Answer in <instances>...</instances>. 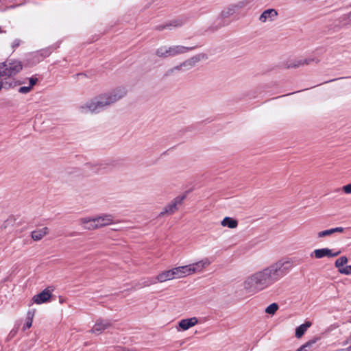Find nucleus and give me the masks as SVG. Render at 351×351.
I'll return each instance as SVG.
<instances>
[{
  "label": "nucleus",
  "instance_id": "1",
  "mask_svg": "<svg viewBox=\"0 0 351 351\" xmlns=\"http://www.w3.org/2000/svg\"><path fill=\"white\" fill-rule=\"evenodd\" d=\"M293 267L291 258L280 260L247 276L242 284L243 289L250 295L256 294L284 277Z\"/></svg>",
  "mask_w": 351,
  "mask_h": 351
},
{
  "label": "nucleus",
  "instance_id": "2",
  "mask_svg": "<svg viewBox=\"0 0 351 351\" xmlns=\"http://www.w3.org/2000/svg\"><path fill=\"white\" fill-rule=\"evenodd\" d=\"M210 264V259L206 257L193 263L173 267L172 271L174 279L186 278L195 274H201Z\"/></svg>",
  "mask_w": 351,
  "mask_h": 351
},
{
  "label": "nucleus",
  "instance_id": "3",
  "mask_svg": "<svg viewBox=\"0 0 351 351\" xmlns=\"http://www.w3.org/2000/svg\"><path fill=\"white\" fill-rule=\"evenodd\" d=\"M192 48L182 45H162L157 48L156 55L160 58H167L186 53Z\"/></svg>",
  "mask_w": 351,
  "mask_h": 351
},
{
  "label": "nucleus",
  "instance_id": "4",
  "mask_svg": "<svg viewBox=\"0 0 351 351\" xmlns=\"http://www.w3.org/2000/svg\"><path fill=\"white\" fill-rule=\"evenodd\" d=\"M23 69L21 61L10 60L0 64V77L4 76H14Z\"/></svg>",
  "mask_w": 351,
  "mask_h": 351
},
{
  "label": "nucleus",
  "instance_id": "5",
  "mask_svg": "<svg viewBox=\"0 0 351 351\" xmlns=\"http://www.w3.org/2000/svg\"><path fill=\"white\" fill-rule=\"evenodd\" d=\"M106 108L99 96L86 102L80 106L79 110L81 113H97Z\"/></svg>",
  "mask_w": 351,
  "mask_h": 351
},
{
  "label": "nucleus",
  "instance_id": "6",
  "mask_svg": "<svg viewBox=\"0 0 351 351\" xmlns=\"http://www.w3.org/2000/svg\"><path fill=\"white\" fill-rule=\"evenodd\" d=\"M185 196H178L174 198L169 204L163 208L162 210L158 214V218H162L165 215H171L178 210V206L182 204Z\"/></svg>",
  "mask_w": 351,
  "mask_h": 351
},
{
  "label": "nucleus",
  "instance_id": "7",
  "mask_svg": "<svg viewBox=\"0 0 351 351\" xmlns=\"http://www.w3.org/2000/svg\"><path fill=\"white\" fill-rule=\"evenodd\" d=\"M53 287H47V288L43 289L40 293L35 295L32 298V304L40 305L42 304L50 301L52 298V293L53 292Z\"/></svg>",
  "mask_w": 351,
  "mask_h": 351
},
{
  "label": "nucleus",
  "instance_id": "8",
  "mask_svg": "<svg viewBox=\"0 0 351 351\" xmlns=\"http://www.w3.org/2000/svg\"><path fill=\"white\" fill-rule=\"evenodd\" d=\"M172 280H174L172 269L164 270L159 273L155 278L152 279L149 283L145 285H154L157 282L162 283Z\"/></svg>",
  "mask_w": 351,
  "mask_h": 351
},
{
  "label": "nucleus",
  "instance_id": "9",
  "mask_svg": "<svg viewBox=\"0 0 351 351\" xmlns=\"http://www.w3.org/2000/svg\"><path fill=\"white\" fill-rule=\"evenodd\" d=\"M94 217L97 229L114 223V217L110 214H101Z\"/></svg>",
  "mask_w": 351,
  "mask_h": 351
},
{
  "label": "nucleus",
  "instance_id": "10",
  "mask_svg": "<svg viewBox=\"0 0 351 351\" xmlns=\"http://www.w3.org/2000/svg\"><path fill=\"white\" fill-rule=\"evenodd\" d=\"M340 253V251H337L333 253L330 249L320 248L314 250L310 256L311 257H315L317 259H320L324 257H335L337 256Z\"/></svg>",
  "mask_w": 351,
  "mask_h": 351
},
{
  "label": "nucleus",
  "instance_id": "11",
  "mask_svg": "<svg viewBox=\"0 0 351 351\" xmlns=\"http://www.w3.org/2000/svg\"><path fill=\"white\" fill-rule=\"evenodd\" d=\"M278 15V13L276 9L269 8L263 12L258 18V21L262 23H271L276 20Z\"/></svg>",
  "mask_w": 351,
  "mask_h": 351
},
{
  "label": "nucleus",
  "instance_id": "12",
  "mask_svg": "<svg viewBox=\"0 0 351 351\" xmlns=\"http://www.w3.org/2000/svg\"><path fill=\"white\" fill-rule=\"evenodd\" d=\"M1 86H3V89L8 90L10 88H14L16 86L21 84L19 81L16 80L13 76H4L3 78L0 81Z\"/></svg>",
  "mask_w": 351,
  "mask_h": 351
},
{
  "label": "nucleus",
  "instance_id": "13",
  "mask_svg": "<svg viewBox=\"0 0 351 351\" xmlns=\"http://www.w3.org/2000/svg\"><path fill=\"white\" fill-rule=\"evenodd\" d=\"M109 93H110L114 101L116 103L127 95L128 90L126 88L123 86H119L112 90L111 91H109Z\"/></svg>",
  "mask_w": 351,
  "mask_h": 351
},
{
  "label": "nucleus",
  "instance_id": "14",
  "mask_svg": "<svg viewBox=\"0 0 351 351\" xmlns=\"http://www.w3.org/2000/svg\"><path fill=\"white\" fill-rule=\"evenodd\" d=\"M79 222L86 230H93L97 229L95 217H83L80 219Z\"/></svg>",
  "mask_w": 351,
  "mask_h": 351
},
{
  "label": "nucleus",
  "instance_id": "15",
  "mask_svg": "<svg viewBox=\"0 0 351 351\" xmlns=\"http://www.w3.org/2000/svg\"><path fill=\"white\" fill-rule=\"evenodd\" d=\"M198 322L196 317H191L189 319H184L180 321L179 326L183 330H186L194 326Z\"/></svg>",
  "mask_w": 351,
  "mask_h": 351
},
{
  "label": "nucleus",
  "instance_id": "16",
  "mask_svg": "<svg viewBox=\"0 0 351 351\" xmlns=\"http://www.w3.org/2000/svg\"><path fill=\"white\" fill-rule=\"evenodd\" d=\"M110 324L104 321H98L93 327L91 332L97 335L101 334L104 330L109 327Z\"/></svg>",
  "mask_w": 351,
  "mask_h": 351
},
{
  "label": "nucleus",
  "instance_id": "17",
  "mask_svg": "<svg viewBox=\"0 0 351 351\" xmlns=\"http://www.w3.org/2000/svg\"><path fill=\"white\" fill-rule=\"evenodd\" d=\"M49 232V230L47 227L38 229L32 232L31 236L34 241H38L41 240Z\"/></svg>",
  "mask_w": 351,
  "mask_h": 351
},
{
  "label": "nucleus",
  "instance_id": "18",
  "mask_svg": "<svg viewBox=\"0 0 351 351\" xmlns=\"http://www.w3.org/2000/svg\"><path fill=\"white\" fill-rule=\"evenodd\" d=\"M344 231V228L342 227H337L323 231H320L317 233V237L318 238H323L325 237L330 236L334 233L339 232L341 233Z\"/></svg>",
  "mask_w": 351,
  "mask_h": 351
},
{
  "label": "nucleus",
  "instance_id": "19",
  "mask_svg": "<svg viewBox=\"0 0 351 351\" xmlns=\"http://www.w3.org/2000/svg\"><path fill=\"white\" fill-rule=\"evenodd\" d=\"M221 225L223 227H228L229 228H236L238 226V222L236 219H234L229 217H226L221 221Z\"/></svg>",
  "mask_w": 351,
  "mask_h": 351
},
{
  "label": "nucleus",
  "instance_id": "20",
  "mask_svg": "<svg viewBox=\"0 0 351 351\" xmlns=\"http://www.w3.org/2000/svg\"><path fill=\"white\" fill-rule=\"evenodd\" d=\"M312 325L311 322H306L304 324H301L295 329V337L300 338L305 333L307 329Z\"/></svg>",
  "mask_w": 351,
  "mask_h": 351
},
{
  "label": "nucleus",
  "instance_id": "21",
  "mask_svg": "<svg viewBox=\"0 0 351 351\" xmlns=\"http://www.w3.org/2000/svg\"><path fill=\"white\" fill-rule=\"evenodd\" d=\"M236 12L235 7H234L233 4H230L221 10L220 16L221 18H228Z\"/></svg>",
  "mask_w": 351,
  "mask_h": 351
},
{
  "label": "nucleus",
  "instance_id": "22",
  "mask_svg": "<svg viewBox=\"0 0 351 351\" xmlns=\"http://www.w3.org/2000/svg\"><path fill=\"white\" fill-rule=\"evenodd\" d=\"M99 96L101 99L105 108H107L115 103L109 92L101 94Z\"/></svg>",
  "mask_w": 351,
  "mask_h": 351
},
{
  "label": "nucleus",
  "instance_id": "23",
  "mask_svg": "<svg viewBox=\"0 0 351 351\" xmlns=\"http://www.w3.org/2000/svg\"><path fill=\"white\" fill-rule=\"evenodd\" d=\"M35 315V311H29L27 314V318H26V322L24 325L23 329L25 330L27 328H29L32 326V320L34 318V316Z\"/></svg>",
  "mask_w": 351,
  "mask_h": 351
},
{
  "label": "nucleus",
  "instance_id": "24",
  "mask_svg": "<svg viewBox=\"0 0 351 351\" xmlns=\"http://www.w3.org/2000/svg\"><path fill=\"white\" fill-rule=\"evenodd\" d=\"M300 66H304L302 58L294 60L287 65L288 68H298Z\"/></svg>",
  "mask_w": 351,
  "mask_h": 351
},
{
  "label": "nucleus",
  "instance_id": "25",
  "mask_svg": "<svg viewBox=\"0 0 351 351\" xmlns=\"http://www.w3.org/2000/svg\"><path fill=\"white\" fill-rule=\"evenodd\" d=\"M348 260L346 256H341L335 261V267L340 269L348 263Z\"/></svg>",
  "mask_w": 351,
  "mask_h": 351
},
{
  "label": "nucleus",
  "instance_id": "26",
  "mask_svg": "<svg viewBox=\"0 0 351 351\" xmlns=\"http://www.w3.org/2000/svg\"><path fill=\"white\" fill-rule=\"evenodd\" d=\"M304 66L308 65L312 63L318 64L319 62V60L315 57H311L308 58H302Z\"/></svg>",
  "mask_w": 351,
  "mask_h": 351
},
{
  "label": "nucleus",
  "instance_id": "27",
  "mask_svg": "<svg viewBox=\"0 0 351 351\" xmlns=\"http://www.w3.org/2000/svg\"><path fill=\"white\" fill-rule=\"evenodd\" d=\"M196 62H197L196 58H192L191 60H189L183 62L182 64H180V66H176L175 69H180L182 66H193Z\"/></svg>",
  "mask_w": 351,
  "mask_h": 351
},
{
  "label": "nucleus",
  "instance_id": "28",
  "mask_svg": "<svg viewBox=\"0 0 351 351\" xmlns=\"http://www.w3.org/2000/svg\"><path fill=\"white\" fill-rule=\"evenodd\" d=\"M233 5L235 7V10L237 12L239 9L246 7L247 5V2L246 1H241L233 3Z\"/></svg>",
  "mask_w": 351,
  "mask_h": 351
},
{
  "label": "nucleus",
  "instance_id": "29",
  "mask_svg": "<svg viewBox=\"0 0 351 351\" xmlns=\"http://www.w3.org/2000/svg\"><path fill=\"white\" fill-rule=\"evenodd\" d=\"M339 272L345 275L351 274V265L346 266L345 267H342L339 269Z\"/></svg>",
  "mask_w": 351,
  "mask_h": 351
},
{
  "label": "nucleus",
  "instance_id": "30",
  "mask_svg": "<svg viewBox=\"0 0 351 351\" xmlns=\"http://www.w3.org/2000/svg\"><path fill=\"white\" fill-rule=\"evenodd\" d=\"M341 189L345 194L351 195V183L343 186Z\"/></svg>",
  "mask_w": 351,
  "mask_h": 351
},
{
  "label": "nucleus",
  "instance_id": "31",
  "mask_svg": "<svg viewBox=\"0 0 351 351\" xmlns=\"http://www.w3.org/2000/svg\"><path fill=\"white\" fill-rule=\"evenodd\" d=\"M315 343V341H309V342H307L306 344H304V346H302V347H300L298 351H306V348H310L311 346H312L313 344H314Z\"/></svg>",
  "mask_w": 351,
  "mask_h": 351
},
{
  "label": "nucleus",
  "instance_id": "32",
  "mask_svg": "<svg viewBox=\"0 0 351 351\" xmlns=\"http://www.w3.org/2000/svg\"><path fill=\"white\" fill-rule=\"evenodd\" d=\"M32 90L31 86H21L19 89V92L22 94L28 93Z\"/></svg>",
  "mask_w": 351,
  "mask_h": 351
},
{
  "label": "nucleus",
  "instance_id": "33",
  "mask_svg": "<svg viewBox=\"0 0 351 351\" xmlns=\"http://www.w3.org/2000/svg\"><path fill=\"white\" fill-rule=\"evenodd\" d=\"M278 308H265V312L269 315H274Z\"/></svg>",
  "mask_w": 351,
  "mask_h": 351
},
{
  "label": "nucleus",
  "instance_id": "34",
  "mask_svg": "<svg viewBox=\"0 0 351 351\" xmlns=\"http://www.w3.org/2000/svg\"><path fill=\"white\" fill-rule=\"evenodd\" d=\"M36 82H37L36 78L31 77L29 79V86H31V88H32V87L36 84Z\"/></svg>",
  "mask_w": 351,
  "mask_h": 351
},
{
  "label": "nucleus",
  "instance_id": "35",
  "mask_svg": "<svg viewBox=\"0 0 351 351\" xmlns=\"http://www.w3.org/2000/svg\"><path fill=\"white\" fill-rule=\"evenodd\" d=\"M20 43H21V42H20V40H18V39L15 40L13 42V43H12V47H13V48L17 47L18 46H19Z\"/></svg>",
  "mask_w": 351,
  "mask_h": 351
},
{
  "label": "nucleus",
  "instance_id": "36",
  "mask_svg": "<svg viewBox=\"0 0 351 351\" xmlns=\"http://www.w3.org/2000/svg\"><path fill=\"white\" fill-rule=\"evenodd\" d=\"M267 307H278V304L277 303H271Z\"/></svg>",
  "mask_w": 351,
  "mask_h": 351
},
{
  "label": "nucleus",
  "instance_id": "37",
  "mask_svg": "<svg viewBox=\"0 0 351 351\" xmlns=\"http://www.w3.org/2000/svg\"><path fill=\"white\" fill-rule=\"evenodd\" d=\"M60 303L62 304L64 302V299L62 297L59 298Z\"/></svg>",
  "mask_w": 351,
  "mask_h": 351
},
{
  "label": "nucleus",
  "instance_id": "38",
  "mask_svg": "<svg viewBox=\"0 0 351 351\" xmlns=\"http://www.w3.org/2000/svg\"><path fill=\"white\" fill-rule=\"evenodd\" d=\"M348 19H349L351 21V11L348 14Z\"/></svg>",
  "mask_w": 351,
  "mask_h": 351
},
{
  "label": "nucleus",
  "instance_id": "39",
  "mask_svg": "<svg viewBox=\"0 0 351 351\" xmlns=\"http://www.w3.org/2000/svg\"><path fill=\"white\" fill-rule=\"evenodd\" d=\"M179 25H181V23L176 24L174 26H179Z\"/></svg>",
  "mask_w": 351,
  "mask_h": 351
},
{
  "label": "nucleus",
  "instance_id": "40",
  "mask_svg": "<svg viewBox=\"0 0 351 351\" xmlns=\"http://www.w3.org/2000/svg\"><path fill=\"white\" fill-rule=\"evenodd\" d=\"M350 339L351 340V335H350Z\"/></svg>",
  "mask_w": 351,
  "mask_h": 351
},
{
  "label": "nucleus",
  "instance_id": "41",
  "mask_svg": "<svg viewBox=\"0 0 351 351\" xmlns=\"http://www.w3.org/2000/svg\"><path fill=\"white\" fill-rule=\"evenodd\" d=\"M0 32H1V31L0 30Z\"/></svg>",
  "mask_w": 351,
  "mask_h": 351
}]
</instances>
